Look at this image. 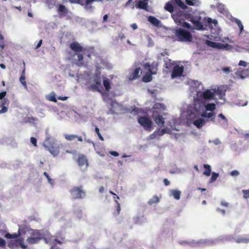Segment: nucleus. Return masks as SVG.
Returning <instances> with one entry per match:
<instances>
[{
    "mask_svg": "<svg viewBox=\"0 0 249 249\" xmlns=\"http://www.w3.org/2000/svg\"><path fill=\"white\" fill-rule=\"evenodd\" d=\"M175 34L178 41L190 42L193 40L191 33L184 29L179 28L176 29Z\"/></svg>",
    "mask_w": 249,
    "mask_h": 249,
    "instance_id": "obj_1",
    "label": "nucleus"
},
{
    "mask_svg": "<svg viewBox=\"0 0 249 249\" xmlns=\"http://www.w3.org/2000/svg\"><path fill=\"white\" fill-rule=\"evenodd\" d=\"M70 194L73 199H82L86 196V192L83 189V186L73 187L70 191Z\"/></svg>",
    "mask_w": 249,
    "mask_h": 249,
    "instance_id": "obj_2",
    "label": "nucleus"
},
{
    "mask_svg": "<svg viewBox=\"0 0 249 249\" xmlns=\"http://www.w3.org/2000/svg\"><path fill=\"white\" fill-rule=\"evenodd\" d=\"M42 238V234L40 231L37 230H34L31 233V236L27 239L26 241L28 244L33 245L38 243Z\"/></svg>",
    "mask_w": 249,
    "mask_h": 249,
    "instance_id": "obj_3",
    "label": "nucleus"
},
{
    "mask_svg": "<svg viewBox=\"0 0 249 249\" xmlns=\"http://www.w3.org/2000/svg\"><path fill=\"white\" fill-rule=\"evenodd\" d=\"M100 75L101 73L100 72H96L93 75L92 78L94 84L90 86V87L89 88V90H91L93 91H101V90L99 88V87L101 85V78Z\"/></svg>",
    "mask_w": 249,
    "mask_h": 249,
    "instance_id": "obj_4",
    "label": "nucleus"
},
{
    "mask_svg": "<svg viewBox=\"0 0 249 249\" xmlns=\"http://www.w3.org/2000/svg\"><path fill=\"white\" fill-rule=\"evenodd\" d=\"M206 44L209 47L219 49L230 50L231 46L228 44H222L219 42H215L210 40H206Z\"/></svg>",
    "mask_w": 249,
    "mask_h": 249,
    "instance_id": "obj_5",
    "label": "nucleus"
},
{
    "mask_svg": "<svg viewBox=\"0 0 249 249\" xmlns=\"http://www.w3.org/2000/svg\"><path fill=\"white\" fill-rule=\"evenodd\" d=\"M172 18L174 21L179 25H180L187 29H191L190 24L181 18V16L178 13H174L172 14Z\"/></svg>",
    "mask_w": 249,
    "mask_h": 249,
    "instance_id": "obj_6",
    "label": "nucleus"
},
{
    "mask_svg": "<svg viewBox=\"0 0 249 249\" xmlns=\"http://www.w3.org/2000/svg\"><path fill=\"white\" fill-rule=\"evenodd\" d=\"M138 122L145 130H150L152 123L149 118L146 116H141L138 118Z\"/></svg>",
    "mask_w": 249,
    "mask_h": 249,
    "instance_id": "obj_7",
    "label": "nucleus"
},
{
    "mask_svg": "<svg viewBox=\"0 0 249 249\" xmlns=\"http://www.w3.org/2000/svg\"><path fill=\"white\" fill-rule=\"evenodd\" d=\"M158 64L157 62L154 61L152 64L146 63L143 64V67L144 69L148 72L153 74L154 75L157 74L158 70Z\"/></svg>",
    "mask_w": 249,
    "mask_h": 249,
    "instance_id": "obj_8",
    "label": "nucleus"
},
{
    "mask_svg": "<svg viewBox=\"0 0 249 249\" xmlns=\"http://www.w3.org/2000/svg\"><path fill=\"white\" fill-rule=\"evenodd\" d=\"M184 71V67L182 65H176L173 68L171 73V77L175 78L182 75Z\"/></svg>",
    "mask_w": 249,
    "mask_h": 249,
    "instance_id": "obj_9",
    "label": "nucleus"
},
{
    "mask_svg": "<svg viewBox=\"0 0 249 249\" xmlns=\"http://www.w3.org/2000/svg\"><path fill=\"white\" fill-rule=\"evenodd\" d=\"M47 142L48 140H46L43 144L46 150L49 151L53 156H57L59 153V147L53 145H49L47 144Z\"/></svg>",
    "mask_w": 249,
    "mask_h": 249,
    "instance_id": "obj_10",
    "label": "nucleus"
},
{
    "mask_svg": "<svg viewBox=\"0 0 249 249\" xmlns=\"http://www.w3.org/2000/svg\"><path fill=\"white\" fill-rule=\"evenodd\" d=\"M70 48L75 53L88 51L87 48L83 47L79 43L77 42H73L71 43L70 45Z\"/></svg>",
    "mask_w": 249,
    "mask_h": 249,
    "instance_id": "obj_11",
    "label": "nucleus"
},
{
    "mask_svg": "<svg viewBox=\"0 0 249 249\" xmlns=\"http://www.w3.org/2000/svg\"><path fill=\"white\" fill-rule=\"evenodd\" d=\"M71 3L79 4L82 6H85V8L86 10L91 9L92 7L89 6V4L91 3V0H69Z\"/></svg>",
    "mask_w": 249,
    "mask_h": 249,
    "instance_id": "obj_12",
    "label": "nucleus"
},
{
    "mask_svg": "<svg viewBox=\"0 0 249 249\" xmlns=\"http://www.w3.org/2000/svg\"><path fill=\"white\" fill-rule=\"evenodd\" d=\"M44 242L49 245H51L52 244L57 243L58 244H62V242L57 239L54 237L52 235L49 234L46 235L45 237H43L42 238Z\"/></svg>",
    "mask_w": 249,
    "mask_h": 249,
    "instance_id": "obj_13",
    "label": "nucleus"
},
{
    "mask_svg": "<svg viewBox=\"0 0 249 249\" xmlns=\"http://www.w3.org/2000/svg\"><path fill=\"white\" fill-rule=\"evenodd\" d=\"M153 118L156 124L159 126L161 127L164 125L165 124L164 118L163 117L162 115H156L155 113H154L153 115Z\"/></svg>",
    "mask_w": 249,
    "mask_h": 249,
    "instance_id": "obj_14",
    "label": "nucleus"
},
{
    "mask_svg": "<svg viewBox=\"0 0 249 249\" xmlns=\"http://www.w3.org/2000/svg\"><path fill=\"white\" fill-rule=\"evenodd\" d=\"M57 13L60 17H64L68 15L69 10L65 5L59 4L57 5Z\"/></svg>",
    "mask_w": 249,
    "mask_h": 249,
    "instance_id": "obj_15",
    "label": "nucleus"
},
{
    "mask_svg": "<svg viewBox=\"0 0 249 249\" xmlns=\"http://www.w3.org/2000/svg\"><path fill=\"white\" fill-rule=\"evenodd\" d=\"M77 162L78 165L80 167L85 166L86 167H87L89 165L88 160L86 157L84 155H81L79 156Z\"/></svg>",
    "mask_w": 249,
    "mask_h": 249,
    "instance_id": "obj_16",
    "label": "nucleus"
},
{
    "mask_svg": "<svg viewBox=\"0 0 249 249\" xmlns=\"http://www.w3.org/2000/svg\"><path fill=\"white\" fill-rule=\"evenodd\" d=\"M65 139L69 141H72L74 140L75 139H77L78 141L80 142H83L82 137L77 136L75 134H66L64 135Z\"/></svg>",
    "mask_w": 249,
    "mask_h": 249,
    "instance_id": "obj_17",
    "label": "nucleus"
},
{
    "mask_svg": "<svg viewBox=\"0 0 249 249\" xmlns=\"http://www.w3.org/2000/svg\"><path fill=\"white\" fill-rule=\"evenodd\" d=\"M236 74L241 78H245L249 75V71L248 69L239 68L236 71Z\"/></svg>",
    "mask_w": 249,
    "mask_h": 249,
    "instance_id": "obj_18",
    "label": "nucleus"
},
{
    "mask_svg": "<svg viewBox=\"0 0 249 249\" xmlns=\"http://www.w3.org/2000/svg\"><path fill=\"white\" fill-rule=\"evenodd\" d=\"M109 193L110 194L114 196L113 198L115 199V201L117 204L116 213H114V214L115 215H117L119 214V213H120V212L121 211V206H120V204L119 203V202L117 200H116V199H119L120 198V197L115 193H113L111 190H110L109 191Z\"/></svg>",
    "mask_w": 249,
    "mask_h": 249,
    "instance_id": "obj_19",
    "label": "nucleus"
},
{
    "mask_svg": "<svg viewBox=\"0 0 249 249\" xmlns=\"http://www.w3.org/2000/svg\"><path fill=\"white\" fill-rule=\"evenodd\" d=\"M190 21L193 23L196 29L199 30L203 29V25L199 20L195 19L194 18H191Z\"/></svg>",
    "mask_w": 249,
    "mask_h": 249,
    "instance_id": "obj_20",
    "label": "nucleus"
},
{
    "mask_svg": "<svg viewBox=\"0 0 249 249\" xmlns=\"http://www.w3.org/2000/svg\"><path fill=\"white\" fill-rule=\"evenodd\" d=\"M164 67L166 69L170 70L173 69L175 65V62L168 57H165L164 58Z\"/></svg>",
    "mask_w": 249,
    "mask_h": 249,
    "instance_id": "obj_21",
    "label": "nucleus"
},
{
    "mask_svg": "<svg viewBox=\"0 0 249 249\" xmlns=\"http://www.w3.org/2000/svg\"><path fill=\"white\" fill-rule=\"evenodd\" d=\"M214 93L210 89H207L203 93V97L205 100H210L214 98Z\"/></svg>",
    "mask_w": 249,
    "mask_h": 249,
    "instance_id": "obj_22",
    "label": "nucleus"
},
{
    "mask_svg": "<svg viewBox=\"0 0 249 249\" xmlns=\"http://www.w3.org/2000/svg\"><path fill=\"white\" fill-rule=\"evenodd\" d=\"M9 102L8 100L6 98H4L3 100L1 101V106H2V108L0 110V114L5 113L7 111L8 108L7 107L5 106H8Z\"/></svg>",
    "mask_w": 249,
    "mask_h": 249,
    "instance_id": "obj_23",
    "label": "nucleus"
},
{
    "mask_svg": "<svg viewBox=\"0 0 249 249\" xmlns=\"http://www.w3.org/2000/svg\"><path fill=\"white\" fill-rule=\"evenodd\" d=\"M141 69L140 67L136 68L134 71L130 74L129 79L130 80L136 79L139 77V72Z\"/></svg>",
    "mask_w": 249,
    "mask_h": 249,
    "instance_id": "obj_24",
    "label": "nucleus"
},
{
    "mask_svg": "<svg viewBox=\"0 0 249 249\" xmlns=\"http://www.w3.org/2000/svg\"><path fill=\"white\" fill-rule=\"evenodd\" d=\"M21 240V239H18L11 241L8 243V246L11 249H14V248L18 247L19 246Z\"/></svg>",
    "mask_w": 249,
    "mask_h": 249,
    "instance_id": "obj_25",
    "label": "nucleus"
},
{
    "mask_svg": "<svg viewBox=\"0 0 249 249\" xmlns=\"http://www.w3.org/2000/svg\"><path fill=\"white\" fill-rule=\"evenodd\" d=\"M205 121L203 119L199 118L194 121V124L198 128L202 127L205 124Z\"/></svg>",
    "mask_w": 249,
    "mask_h": 249,
    "instance_id": "obj_26",
    "label": "nucleus"
},
{
    "mask_svg": "<svg viewBox=\"0 0 249 249\" xmlns=\"http://www.w3.org/2000/svg\"><path fill=\"white\" fill-rule=\"evenodd\" d=\"M201 116L203 117H206L208 118H210V120L213 121V123H215V115L214 113L213 112H210V113H207V112H203L201 114Z\"/></svg>",
    "mask_w": 249,
    "mask_h": 249,
    "instance_id": "obj_27",
    "label": "nucleus"
},
{
    "mask_svg": "<svg viewBox=\"0 0 249 249\" xmlns=\"http://www.w3.org/2000/svg\"><path fill=\"white\" fill-rule=\"evenodd\" d=\"M170 130L168 128H163L162 129H158L154 132V135L157 134L158 136H161L165 133H170Z\"/></svg>",
    "mask_w": 249,
    "mask_h": 249,
    "instance_id": "obj_28",
    "label": "nucleus"
},
{
    "mask_svg": "<svg viewBox=\"0 0 249 249\" xmlns=\"http://www.w3.org/2000/svg\"><path fill=\"white\" fill-rule=\"evenodd\" d=\"M172 2H174L178 7L183 10L187 8V5L184 3L182 0H171Z\"/></svg>",
    "mask_w": 249,
    "mask_h": 249,
    "instance_id": "obj_29",
    "label": "nucleus"
},
{
    "mask_svg": "<svg viewBox=\"0 0 249 249\" xmlns=\"http://www.w3.org/2000/svg\"><path fill=\"white\" fill-rule=\"evenodd\" d=\"M171 195L174 197L175 199L178 200L180 199L181 192L180 191L178 190H171Z\"/></svg>",
    "mask_w": 249,
    "mask_h": 249,
    "instance_id": "obj_30",
    "label": "nucleus"
},
{
    "mask_svg": "<svg viewBox=\"0 0 249 249\" xmlns=\"http://www.w3.org/2000/svg\"><path fill=\"white\" fill-rule=\"evenodd\" d=\"M235 242L237 243H249V237H240L235 239Z\"/></svg>",
    "mask_w": 249,
    "mask_h": 249,
    "instance_id": "obj_31",
    "label": "nucleus"
},
{
    "mask_svg": "<svg viewBox=\"0 0 249 249\" xmlns=\"http://www.w3.org/2000/svg\"><path fill=\"white\" fill-rule=\"evenodd\" d=\"M148 3L143 1H139L137 3V7L140 9L147 10Z\"/></svg>",
    "mask_w": 249,
    "mask_h": 249,
    "instance_id": "obj_32",
    "label": "nucleus"
},
{
    "mask_svg": "<svg viewBox=\"0 0 249 249\" xmlns=\"http://www.w3.org/2000/svg\"><path fill=\"white\" fill-rule=\"evenodd\" d=\"M103 85L106 90L109 91L111 89L110 83L109 80L107 77H104L103 79Z\"/></svg>",
    "mask_w": 249,
    "mask_h": 249,
    "instance_id": "obj_33",
    "label": "nucleus"
},
{
    "mask_svg": "<svg viewBox=\"0 0 249 249\" xmlns=\"http://www.w3.org/2000/svg\"><path fill=\"white\" fill-rule=\"evenodd\" d=\"M164 9L165 10L171 13L174 11V7L171 2H168L165 4Z\"/></svg>",
    "mask_w": 249,
    "mask_h": 249,
    "instance_id": "obj_34",
    "label": "nucleus"
},
{
    "mask_svg": "<svg viewBox=\"0 0 249 249\" xmlns=\"http://www.w3.org/2000/svg\"><path fill=\"white\" fill-rule=\"evenodd\" d=\"M217 11L221 14H225L227 13V10L225 9V5L221 3H219L217 5Z\"/></svg>",
    "mask_w": 249,
    "mask_h": 249,
    "instance_id": "obj_35",
    "label": "nucleus"
},
{
    "mask_svg": "<svg viewBox=\"0 0 249 249\" xmlns=\"http://www.w3.org/2000/svg\"><path fill=\"white\" fill-rule=\"evenodd\" d=\"M76 55H77V65L78 66H81L83 65V54L79 53H75Z\"/></svg>",
    "mask_w": 249,
    "mask_h": 249,
    "instance_id": "obj_36",
    "label": "nucleus"
},
{
    "mask_svg": "<svg viewBox=\"0 0 249 249\" xmlns=\"http://www.w3.org/2000/svg\"><path fill=\"white\" fill-rule=\"evenodd\" d=\"M152 75L154 74L147 71L146 73L143 77V81L145 82H150L152 80Z\"/></svg>",
    "mask_w": 249,
    "mask_h": 249,
    "instance_id": "obj_37",
    "label": "nucleus"
},
{
    "mask_svg": "<svg viewBox=\"0 0 249 249\" xmlns=\"http://www.w3.org/2000/svg\"><path fill=\"white\" fill-rule=\"evenodd\" d=\"M204 167L205 169V170L203 172V174L206 175V176H209L211 173V169L210 165L208 164H204Z\"/></svg>",
    "mask_w": 249,
    "mask_h": 249,
    "instance_id": "obj_38",
    "label": "nucleus"
},
{
    "mask_svg": "<svg viewBox=\"0 0 249 249\" xmlns=\"http://www.w3.org/2000/svg\"><path fill=\"white\" fill-rule=\"evenodd\" d=\"M87 48L88 49V51H86L85 52H83L84 54H87V56L89 58H91L92 54V53H93L94 48H93V47H89V48Z\"/></svg>",
    "mask_w": 249,
    "mask_h": 249,
    "instance_id": "obj_39",
    "label": "nucleus"
},
{
    "mask_svg": "<svg viewBox=\"0 0 249 249\" xmlns=\"http://www.w3.org/2000/svg\"><path fill=\"white\" fill-rule=\"evenodd\" d=\"M149 21H150L151 23H152L153 24L156 26L158 25L160 23L159 20L153 16H150L149 17Z\"/></svg>",
    "mask_w": 249,
    "mask_h": 249,
    "instance_id": "obj_40",
    "label": "nucleus"
},
{
    "mask_svg": "<svg viewBox=\"0 0 249 249\" xmlns=\"http://www.w3.org/2000/svg\"><path fill=\"white\" fill-rule=\"evenodd\" d=\"M205 108L207 111H213L215 109V105L213 103L208 104L205 106Z\"/></svg>",
    "mask_w": 249,
    "mask_h": 249,
    "instance_id": "obj_41",
    "label": "nucleus"
},
{
    "mask_svg": "<svg viewBox=\"0 0 249 249\" xmlns=\"http://www.w3.org/2000/svg\"><path fill=\"white\" fill-rule=\"evenodd\" d=\"M20 234V233L19 231H18V234H10V233H6L5 234V237L8 239H15L17 238L18 236H19Z\"/></svg>",
    "mask_w": 249,
    "mask_h": 249,
    "instance_id": "obj_42",
    "label": "nucleus"
},
{
    "mask_svg": "<svg viewBox=\"0 0 249 249\" xmlns=\"http://www.w3.org/2000/svg\"><path fill=\"white\" fill-rule=\"evenodd\" d=\"M25 76L21 75L19 77V82L25 89H27V85L25 81Z\"/></svg>",
    "mask_w": 249,
    "mask_h": 249,
    "instance_id": "obj_43",
    "label": "nucleus"
},
{
    "mask_svg": "<svg viewBox=\"0 0 249 249\" xmlns=\"http://www.w3.org/2000/svg\"><path fill=\"white\" fill-rule=\"evenodd\" d=\"M160 201V199L157 196H155L149 200V204H152L153 203H158Z\"/></svg>",
    "mask_w": 249,
    "mask_h": 249,
    "instance_id": "obj_44",
    "label": "nucleus"
},
{
    "mask_svg": "<svg viewBox=\"0 0 249 249\" xmlns=\"http://www.w3.org/2000/svg\"><path fill=\"white\" fill-rule=\"evenodd\" d=\"M5 47L4 40L3 36L0 33V48L3 49Z\"/></svg>",
    "mask_w": 249,
    "mask_h": 249,
    "instance_id": "obj_45",
    "label": "nucleus"
},
{
    "mask_svg": "<svg viewBox=\"0 0 249 249\" xmlns=\"http://www.w3.org/2000/svg\"><path fill=\"white\" fill-rule=\"evenodd\" d=\"M218 176L219 174L218 173L213 172L212 174V177L210 179V182H214Z\"/></svg>",
    "mask_w": 249,
    "mask_h": 249,
    "instance_id": "obj_46",
    "label": "nucleus"
},
{
    "mask_svg": "<svg viewBox=\"0 0 249 249\" xmlns=\"http://www.w3.org/2000/svg\"><path fill=\"white\" fill-rule=\"evenodd\" d=\"M236 23L237 24L238 26L239 27L240 30V32L241 33L243 31V29H244L243 25H242L241 21L239 19L236 20Z\"/></svg>",
    "mask_w": 249,
    "mask_h": 249,
    "instance_id": "obj_47",
    "label": "nucleus"
},
{
    "mask_svg": "<svg viewBox=\"0 0 249 249\" xmlns=\"http://www.w3.org/2000/svg\"><path fill=\"white\" fill-rule=\"evenodd\" d=\"M163 107H164L163 104L158 103H156L153 106V108L154 109H160L161 108H163Z\"/></svg>",
    "mask_w": 249,
    "mask_h": 249,
    "instance_id": "obj_48",
    "label": "nucleus"
},
{
    "mask_svg": "<svg viewBox=\"0 0 249 249\" xmlns=\"http://www.w3.org/2000/svg\"><path fill=\"white\" fill-rule=\"evenodd\" d=\"M95 131L96 132V133H97L98 136L99 137V138L100 139V140H101L102 141H104V138L102 137V136L100 134V131H99V129L97 126H96L95 128Z\"/></svg>",
    "mask_w": 249,
    "mask_h": 249,
    "instance_id": "obj_49",
    "label": "nucleus"
},
{
    "mask_svg": "<svg viewBox=\"0 0 249 249\" xmlns=\"http://www.w3.org/2000/svg\"><path fill=\"white\" fill-rule=\"evenodd\" d=\"M187 4L190 6H194L196 3V0H185Z\"/></svg>",
    "mask_w": 249,
    "mask_h": 249,
    "instance_id": "obj_50",
    "label": "nucleus"
},
{
    "mask_svg": "<svg viewBox=\"0 0 249 249\" xmlns=\"http://www.w3.org/2000/svg\"><path fill=\"white\" fill-rule=\"evenodd\" d=\"M243 193V196L245 198H248L249 197V189L243 190L242 191Z\"/></svg>",
    "mask_w": 249,
    "mask_h": 249,
    "instance_id": "obj_51",
    "label": "nucleus"
},
{
    "mask_svg": "<svg viewBox=\"0 0 249 249\" xmlns=\"http://www.w3.org/2000/svg\"><path fill=\"white\" fill-rule=\"evenodd\" d=\"M31 142L35 146H37V140L35 137H31L30 138Z\"/></svg>",
    "mask_w": 249,
    "mask_h": 249,
    "instance_id": "obj_52",
    "label": "nucleus"
},
{
    "mask_svg": "<svg viewBox=\"0 0 249 249\" xmlns=\"http://www.w3.org/2000/svg\"><path fill=\"white\" fill-rule=\"evenodd\" d=\"M218 116L221 118L224 121L225 123H228V120L223 114L220 113L218 115Z\"/></svg>",
    "mask_w": 249,
    "mask_h": 249,
    "instance_id": "obj_53",
    "label": "nucleus"
},
{
    "mask_svg": "<svg viewBox=\"0 0 249 249\" xmlns=\"http://www.w3.org/2000/svg\"><path fill=\"white\" fill-rule=\"evenodd\" d=\"M6 245L5 241L4 239L0 237V247H5Z\"/></svg>",
    "mask_w": 249,
    "mask_h": 249,
    "instance_id": "obj_54",
    "label": "nucleus"
},
{
    "mask_svg": "<svg viewBox=\"0 0 249 249\" xmlns=\"http://www.w3.org/2000/svg\"><path fill=\"white\" fill-rule=\"evenodd\" d=\"M230 69H231V68L230 67H225V68H223L222 70L224 72L228 74L230 72V71H231Z\"/></svg>",
    "mask_w": 249,
    "mask_h": 249,
    "instance_id": "obj_55",
    "label": "nucleus"
},
{
    "mask_svg": "<svg viewBox=\"0 0 249 249\" xmlns=\"http://www.w3.org/2000/svg\"><path fill=\"white\" fill-rule=\"evenodd\" d=\"M230 174L232 176H237L238 175H239V173L238 171L234 170L232 171L231 172Z\"/></svg>",
    "mask_w": 249,
    "mask_h": 249,
    "instance_id": "obj_56",
    "label": "nucleus"
},
{
    "mask_svg": "<svg viewBox=\"0 0 249 249\" xmlns=\"http://www.w3.org/2000/svg\"><path fill=\"white\" fill-rule=\"evenodd\" d=\"M239 66H243L244 67H247V62L243 61V60H240L238 64Z\"/></svg>",
    "mask_w": 249,
    "mask_h": 249,
    "instance_id": "obj_57",
    "label": "nucleus"
},
{
    "mask_svg": "<svg viewBox=\"0 0 249 249\" xmlns=\"http://www.w3.org/2000/svg\"><path fill=\"white\" fill-rule=\"evenodd\" d=\"M179 244L180 245H190L191 244V242H189V241H179Z\"/></svg>",
    "mask_w": 249,
    "mask_h": 249,
    "instance_id": "obj_58",
    "label": "nucleus"
},
{
    "mask_svg": "<svg viewBox=\"0 0 249 249\" xmlns=\"http://www.w3.org/2000/svg\"><path fill=\"white\" fill-rule=\"evenodd\" d=\"M19 247H20V248H21L23 249H25L27 248V246L26 245H25L23 243V241L22 239H21V240Z\"/></svg>",
    "mask_w": 249,
    "mask_h": 249,
    "instance_id": "obj_59",
    "label": "nucleus"
},
{
    "mask_svg": "<svg viewBox=\"0 0 249 249\" xmlns=\"http://www.w3.org/2000/svg\"><path fill=\"white\" fill-rule=\"evenodd\" d=\"M6 91H2L0 93V99L2 100L3 99L5 95H6Z\"/></svg>",
    "mask_w": 249,
    "mask_h": 249,
    "instance_id": "obj_60",
    "label": "nucleus"
},
{
    "mask_svg": "<svg viewBox=\"0 0 249 249\" xmlns=\"http://www.w3.org/2000/svg\"><path fill=\"white\" fill-rule=\"evenodd\" d=\"M49 100L51 101H53L54 102H56V101H57L54 95H52L51 96H50V97L49 98Z\"/></svg>",
    "mask_w": 249,
    "mask_h": 249,
    "instance_id": "obj_61",
    "label": "nucleus"
},
{
    "mask_svg": "<svg viewBox=\"0 0 249 249\" xmlns=\"http://www.w3.org/2000/svg\"><path fill=\"white\" fill-rule=\"evenodd\" d=\"M163 182L165 186H168L170 184V181L167 178H164L163 179Z\"/></svg>",
    "mask_w": 249,
    "mask_h": 249,
    "instance_id": "obj_62",
    "label": "nucleus"
},
{
    "mask_svg": "<svg viewBox=\"0 0 249 249\" xmlns=\"http://www.w3.org/2000/svg\"><path fill=\"white\" fill-rule=\"evenodd\" d=\"M57 243L52 244L50 245L51 246L50 249H58V248L56 246V244Z\"/></svg>",
    "mask_w": 249,
    "mask_h": 249,
    "instance_id": "obj_63",
    "label": "nucleus"
},
{
    "mask_svg": "<svg viewBox=\"0 0 249 249\" xmlns=\"http://www.w3.org/2000/svg\"><path fill=\"white\" fill-rule=\"evenodd\" d=\"M110 154L115 157H117L119 155V153L116 151H111L110 152Z\"/></svg>",
    "mask_w": 249,
    "mask_h": 249,
    "instance_id": "obj_64",
    "label": "nucleus"
}]
</instances>
